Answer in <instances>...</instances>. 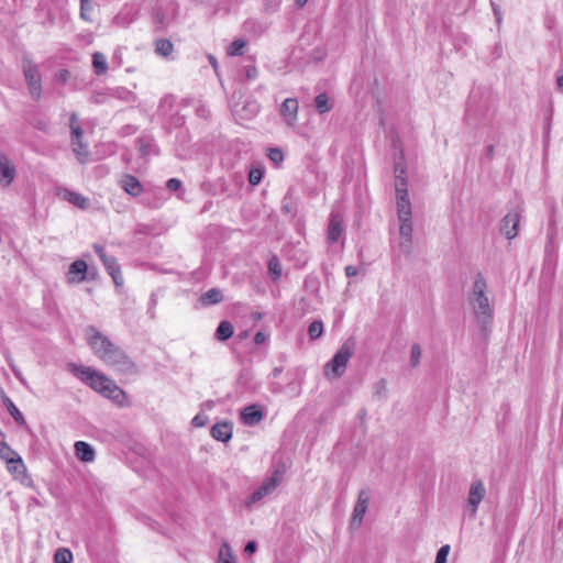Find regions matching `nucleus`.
<instances>
[{"label": "nucleus", "instance_id": "nucleus-11", "mask_svg": "<svg viewBox=\"0 0 563 563\" xmlns=\"http://www.w3.org/2000/svg\"><path fill=\"white\" fill-rule=\"evenodd\" d=\"M369 504V495L365 489H362L358 493L357 501L354 506L353 514L351 517L350 526L352 529H357L362 522L363 518L366 514Z\"/></svg>", "mask_w": 563, "mask_h": 563}, {"label": "nucleus", "instance_id": "nucleus-12", "mask_svg": "<svg viewBox=\"0 0 563 563\" xmlns=\"http://www.w3.org/2000/svg\"><path fill=\"white\" fill-rule=\"evenodd\" d=\"M75 115L73 114V122ZM73 152L76 154L78 162L81 164L90 159V152L88 145L82 142V130L79 126L73 125Z\"/></svg>", "mask_w": 563, "mask_h": 563}, {"label": "nucleus", "instance_id": "nucleus-36", "mask_svg": "<svg viewBox=\"0 0 563 563\" xmlns=\"http://www.w3.org/2000/svg\"><path fill=\"white\" fill-rule=\"evenodd\" d=\"M93 11L92 0H80V18L85 21H91Z\"/></svg>", "mask_w": 563, "mask_h": 563}, {"label": "nucleus", "instance_id": "nucleus-33", "mask_svg": "<svg viewBox=\"0 0 563 563\" xmlns=\"http://www.w3.org/2000/svg\"><path fill=\"white\" fill-rule=\"evenodd\" d=\"M245 46L246 42L243 38H236L228 47V54L230 56H241Z\"/></svg>", "mask_w": 563, "mask_h": 563}, {"label": "nucleus", "instance_id": "nucleus-58", "mask_svg": "<svg viewBox=\"0 0 563 563\" xmlns=\"http://www.w3.org/2000/svg\"><path fill=\"white\" fill-rule=\"evenodd\" d=\"M556 85L559 90L563 92V75L556 76Z\"/></svg>", "mask_w": 563, "mask_h": 563}, {"label": "nucleus", "instance_id": "nucleus-52", "mask_svg": "<svg viewBox=\"0 0 563 563\" xmlns=\"http://www.w3.org/2000/svg\"><path fill=\"white\" fill-rule=\"evenodd\" d=\"M257 544L255 541H249L244 548L245 553L252 554L256 551Z\"/></svg>", "mask_w": 563, "mask_h": 563}, {"label": "nucleus", "instance_id": "nucleus-43", "mask_svg": "<svg viewBox=\"0 0 563 563\" xmlns=\"http://www.w3.org/2000/svg\"><path fill=\"white\" fill-rule=\"evenodd\" d=\"M73 206L85 210L89 207V200L79 194L73 192Z\"/></svg>", "mask_w": 563, "mask_h": 563}, {"label": "nucleus", "instance_id": "nucleus-22", "mask_svg": "<svg viewBox=\"0 0 563 563\" xmlns=\"http://www.w3.org/2000/svg\"><path fill=\"white\" fill-rule=\"evenodd\" d=\"M101 262L106 267L107 272L112 277L113 283L117 286H121L123 284V277L117 260L113 256H108L104 257Z\"/></svg>", "mask_w": 563, "mask_h": 563}, {"label": "nucleus", "instance_id": "nucleus-51", "mask_svg": "<svg viewBox=\"0 0 563 563\" xmlns=\"http://www.w3.org/2000/svg\"><path fill=\"white\" fill-rule=\"evenodd\" d=\"M67 77H68V70L67 69H62L57 75H56V80L62 82V84H65L67 81Z\"/></svg>", "mask_w": 563, "mask_h": 563}, {"label": "nucleus", "instance_id": "nucleus-3", "mask_svg": "<svg viewBox=\"0 0 563 563\" xmlns=\"http://www.w3.org/2000/svg\"><path fill=\"white\" fill-rule=\"evenodd\" d=\"M401 201H404L401 199ZM397 216L399 220V240L398 249L401 253L409 255L412 251V221H411V205L401 202L397 206Z\"/></svg>", "mask_w": 563, "mask_h": 563}, {"label": "nucleus", "instance_id": "nucleus-7", "mask_svg": "<svg viewBox=\"0 0 563 563\" xmlns=\"http://www.w3.org/2000/svg\"><path fill=\"white\" fill-rule=\"evenodd\" d=\"M82 336L91 352L99 360L102 358L112 346L113 342L95 325H87L82 329Z\"/></svg>", "mask_w": 563, "mask_h": 563}, {"label": "nucleus", "instance_id": "nucleus-21", "mask_svg": "<svg viewBox=\"0 0 563 563\" xmlns=\"http://www.w3.org/2000/svg\"><path fill=\"white\" fill-rule=\"evenodd\" d=\"M233 426L229 421H221L212 426L211 437L221 442H228L232 438Z\"/></svg>", "mask_w": 563, "mask_h": 563}, {"label": "nucleus", "instance_id": "nucleus-37", "mask_svg": "<svg viewBox=\"0 0 563 563\" xmlns=\"http://www.w3.org/2000/svg\"><path fill=\"white\" fill-rule=\"evenodd\" d=\"M268 271L274 279H278L282 275V264L277 256H273L268 262Z\"/></svg>", "mask_w": 563, "mask_h": 563}, {"label": "nucleus", "instance_id": "nucleus-19", "mask_svg": "<svg viewBox=\"0 0 563 563\" xmlns=\"http://www.w3.org/2000/svg\"><path fill=\"white\" fill-rule=\"evenodd\" d=\"M76 457L82 463H92L96 460L95 448L85 441H76L73 444Z\"/></svg>", "mask_w": 563, "mask_h": 563}, {"label": "nucleus", "instance_id": "nucleus-55", "mask_svg": "<svg viewBox=\"0 0 563 563\" xmlns=\"http://www.w3.org/2000/svg\"><path fill=\"white\" fill-rule=\"evenodd\" d=\"M344 271L347 277L356 276L358 273L357 268L353 265H347Z\"/></svg>", "mask_w": 563, "mask_h": 563}, {"label": "nucleus", "instance_id": "nucleus-6", "mask_svg": "<svg viewBox=\"0 0 563 563\" xmlns=\"http://www.w3.org/2000/svg\"><path fill=\"white\" fill-rule=\"evenodd\" d=\"M102 361L107 366L115 372L123 374H135L136 366L128 354L115 343L113 346L102 355Z\"/></svg>", "mask_w": 563, "mask_h": 563}, {"label": "nucleus", "instance_id": "nucleus-48", "mask_svg": "<svg viewBox=\"0 0 563 563\" xmlns=\"http://www.w3.org/2000/svg\"><path fill=\"white\" fill-rule=\"evenodd\" d=\"M208 416L207 415H203V413H198L196 415L192 420H191V424L196 428H201V427H205L208 422Z\"/></svg>", "mask_w": 563, "mask_h": 563}, {"label": "nucleus", "instance_id": "nucleus-28", "mask_svg": "<svg viewBox=\"0 0 563 563\" xmlns=\"http://www.w3.org/2000/svg\"><path fill=\"white\" fill-rule=\"evenodd\" d=\"M174 52L173 43L167 38L155 41V53L162 57H169Z\"/></svg>", "mask_w": 563, "mask_h": 563}, {"label": "nucleus", "instance_id": "nucleus-25", "mask_svg": "<svg viewBox=\"0 0 563 563\" xmlns=\"http://www.w3.org/2000/svg\"><path fill=\"white\" fill-rule=\"evenodd\" d=\"M223 300V294L219 288H211L200 297V302L202 306H212L221 302Z\"/></svg>", "mask_w": 563, "mask_h": 563}, {"label": "nucleus", "instance_id": "nucleus-49", "mask_svg": "<svg viewBox=\"0 0 563 563\" xmlns=\"http://www.w3.org/2000/svg\"><path fill=\"white\" fill-rule=\"evenodd\" d=\"M244 73L249 80H254L258 76V70L255 65H246L244 67Z\"/></svg>", "mask_w": 563, "mask_h": 563}, {"label": "nucleus", "instance_id": "nucleus-41", "mask_svg": "<svg viewBox=\"0 0 563 563\" xmlns=\"http://www.w3.org/2000/svg\"><path fill=\"white\" fill-rule=\"evenodd\" d=\"M18 453L12 450L5 442L0 441V457L5 462L11 457L15 456Z\"/></svg>", "mask_w": 563, "mask_h": 563}, {"label": "nucleus", "instance_id": "nucleus-35", "mask_svg": "<svg viewBox=\"0 0 563 563\" xmlns=\"http://www.w3.org/2000/svg\"><path fill=\"white\" fill-rule=\"evenodd\" d=\"M308 334L310 339H319L323 334V323L320 320H314L309 324Z\"/></svg>", "mask_w": 563, "mask_h": 563}, {"label": "nucleus", "instance_id": "nucleus-50", "mask_svg": "<svg viewBox=\"0 0 563 563\" xmlns=\"http://www.w3.org/2000/svg\"><path fill=\"white\" fill-rule=\"evenodd\" d=\"M166 187L170 191H176V190H178L181 187V181L178 178H170V179L167 180Z\"/></svg>", "mask_w": 563, "mask_h": 563}, {"label": "nucleus", "instance_id": "nucleus-1", "mask_svg": "<svg viewBox=\"0 0 563 563\" xmlns=\"http://www.w3.org/2000/svg\"><path fill=\"white\" fill-rule=\"evenodd\" d=\"M73 375L103 397L111 399L117 405L123 406L125 399L124 391L103 373L90 366L73 364Z\"/></svg>", "mask_w": 563, "mask_h": 563}, {"label": "nucleus", "instance_id": "nucleus-10", "mask_svg": "<svg viewBox=\"0 0 563 563\" xmlns=\"http://www.w3.org/2000/svg\"><path fill=\"white\" fill-rule=\"evenodd\" d=\"M177 4L174 1H168L165 5H157L154 10V24L157 30L166 27L176 12Z\"/></svg>", "mask_w": 563, "mask_h": 563}, {"label": "nucleus", "instance_id": "nucleus-64", "mask_svg": "<svg viewBox=\"0 0 563 563\" xmlns=\"http://www.w3.org/2000/svg\"><path fill=\"white\" fill-rule=\"evenodd\" d=\"M307 2H308V0H296V4L299 8H302Z\"/></svg>", "mask_w": 563, "mask_h": 563}, {"label": "nucleus", "instance_id": "nucleus-18", "mask_svg": "<svg viewBox=\"0 0 563 563\" xmlns=\"http://www.w3.org/2000/svg\"><path fill=\"white\" fill-rule=\"evenodd\" d=\"M263 418L264 411L258 405H250L241 411V421L249 427L256 426Z\"/></svg>", "mask_w": 563, "mask_h": 563}, {"label": "nucleus", "instance_id": "nucleus-62", "mask_svg": "<svg viewBox=\"0 0 563 563\" xmlns=\"http://www.w3.org/2000/svg\"><path fill=\"white\" fill-rule=\"evenodd\" d=\"M280 373H282V368H279V367H275V368L273 369V372H272V375H273V377H275V378H276V377H278V376L280 375Z\"/></svg>", "mask_w": 563, "mask_h": 563}, {"label": "nucleus", "instance_id": "nucleus-27", "mask_svg": "<svg viewBox=\"0 0 563 563\" xmlns=\"http://www.w3.org/2000/svg\"><path fill=\"white\" fill-rule=\"evenodd\" d=\"M234 333V328L231 322L223 320L219 323L216 331V339L219 341L229 340Z\"/></svg>", "mask_w": 563, "mask_h": 563}, {"label": "nucleus", "instance_id": "nucleus-38", "mask_svg": "<svg viewBox=\"0 0 563 563\" xmlns=\"http://www.w3.org/2000/svg\"><path fill=\"white\" fill-rule=\"evenodd\" d=\"M137 144H139V150L140 152L142 153V155L146 156V155H150L152 153V150H153V140L150 139V137H140L137 140Z\"/></svg>", "mask_w": 563, "mask_h": 563}, {"label": "nucleus", "instance_id": "nucleus-14", "mask_svg": "<svg viewBox=\"0 0 563 563\" xmlns=\"http://www.w3.org/2000/svg\"><path fill=\"white\" fill-rule=\"evenodd\" d=\"M98 277L96 267H89L84 260L73 262V283L82 280H95Z\"/></svg>", "mask_w": 563, "mask_h": 563}, {"label": "nucleus", "instance_id": "nucleus-23", "mask_svg": "<svg viewBox=\"0 0 563 563\" xmlns=\"http://www.w3.org/2000/svg\"><path fill=\"white\" fill-rule=\"evenodd\" d=\"M121 187L125 192L133 197H137L142 194L143 188L139 179L133 175H124L121 179Z\"/></svg>", "mask_w": 563, "mask_h": 563}, {"label": "nucleus", "instance_id": "nucleus-26", "mask_svg": "<svg viewBox=\"0 0 563 563\" xmlns=\"http://www.w3.org/2000/svg\"><path fill=\"white\" fill-rule=\"evenodd\" d=\"M2 401H3V405L5 406L7 410L9 411V413L14 419V421L20 426H25L26 424L25 419H24L23 415L20 412V410L18 409V407L13 404V401L7 395H4L2 397Z\"/></svg>", "mask_w": 563, "mask_h": 563}, {"label": "nucleus", "instance_id": "nucleus-13", "mask_svg": "<svg viewBox=\"0 0 563 563\" xmlns=\"http://www.w3.org/2000/svg\"><path fill=\"white\" fill-rule=\"evenodd\" d=\"M520 211L518 209L510 210L503 219L501 232L507 239L512 240L517 236L520 223Z\"/></svg>", "mask_w": 563, "mask_h": 563}, {"label": "nucleus", "instance_id": "nucleus-32", "mask_svg": "<svg viewBox=\"0 0 563 563\" xmlns=\"http://www.w3.org/2000/svg\"><path fill=\"white\" fill-rule=\"evenodd\" d=\"M316 110L320 113H327L331 110L327 93H319L314 99Z\"/></svg>", "mask_w": 563, "mask_h": 563}, {"label": "nucleus", "instance_id": "nucleus-44", "mask_svg": "<svg viewBox=\"0 0 563 563\" xmlns=\"http://www.w3.org/2000/svg\"><path fill=\"white\" fill-rule=\"evenodd\" d=\"M268 158L276 165L284 161V153L280 148H271L268 152Z\"/></svg>", "mask_w": 563, "mask_h": 563}, {"label": "nucleus", "instance_id": "nucleus-4", "mask_svg": "<svg viewBox=\"0 0 563 563\" xmlns=\"http://www.w3.org/2000/svg\"><path fill=\"white\" fill-rule=\"evenodd\" d=\"M353 343H343L333 357L324 365V376L329 379L340 378L345 373L347 363L353 355Z\"/></svg>", "mask_w": 563, "mask_h": 563}, {"label": "nucleus", "instance_id": "nucleus-16", "mask_svg": "<svg viewBox=\"0 0 563 563\" xmlns=\"http://www.w3.org/2000/svg\"><path fill=\"white\" fill-rule=\"evenodd\" d=\"M343 217L339 212L332 211L327 230V239L330 243L339 241L343 233Z\"/></svg>", "mask_w": 563, "mask_h": 563}, {"label": "nucleus", "instance_id": "nucleus-20", "mask_svg": "<svg viewBox=\"0 0 563 563\" xmlns=\"http://www.w3.org/2000/svg\"><path fill=\"white\" fill-rule=\"evenodd\" d=\"M396 172L398 173L396 176V199H397V206L401 205V199L404 200V203L411 205L409 200L408 189H407V178L405 176V169L401 168L400 170L398 167H396Z\"/></svg>", "mask_w": 563, "mask_h": 563}, {"label": "nucleus", "instance_id": "nucleus-45", "mask_svg": "<svg viewBox=\"0 0 563 563\" xmlns=\"http://www.w3.org/2000/svg\"><path fill=\"white\" fill-rule=\"evenodd\" d=\"M374 393L379 398H385L387 393V382L385 379H380L374 386Z\"/></svg>", "mask_w": 563, "mask_h": 563}, {"label": "nucleus", "instance_id": "nucleus-61", "mask_svg": "<svg viewBox=\"0 0 563 563\" xmlns=\"http://www.w3.org/2000/svg\"><path fill=\"white\" fill-rule=\"evenodd\" d=\"M118 92H119V93H118V96H119L120 98H125V96H131V95H132L130 91H128V90H125V89H121V90H119Z\"/></svg>", "mask_w": 563, "mask_h": 563}, {"label": "nucleus", "instance_id": "nucleus-9", "mask_svg": "<svg viewBox=\"0 0 563 563\" xmlns=\"http://www.w3.org/2000/svg\"><path fill=\"white\" fill-rule=\"evenodd\" d=\"M280 483V473L274 472L273 475L266 478L251 495L250 503L254 504L262 500L265 496L271 495Z\"/></svg>", "mask_w": 563, "mask_h": 563}, {"label": "nucleus", "instance_id": "nucleus-17", "mask_svg": "<svg viewBox=\"0 0 563 563\" xmlns=\"http://www.w3.org/2000/svg\"><path fill=\"white\" fill-rule=\"evenodd\" d=\"M299 104L295 98H287L280 106L279 113L287 125H294L297 121Z\"/></svg>", "mask_w": 563, "mask_h": 563}, {"label": "nucleus", "instance_id": "nucleus-5", "mask_svg": "<svg viewBox=\"0 0 563 563\" xmlns=\"http://www.w3.org/2000/svg\"><path fill=\"white\" fill-rule=\"evenodd\" d=\"M102 361L107 366L115 372L123 374H135L136 366L128 354L115 343L113 346L102 355Z\"/></svg>", "mask_w": 563, "mask_h": 563}, {"label": "nucleus", "instance_id": "nucleus-56", "mask_svg": "<svg viewBox=\"0 0 563 563\" xmlns=\"http://www.w3.org/2000/svg\"><path fill=\"white\" fill-rule=\"evenodd\" d=\"M265 341H266V335H265V333H263V332H261V331H260V332H257V333L254 335V342H255L256 344H262V343H264Z\"/></svg>", "mask_w": 563, "mask_h": 563}, {"label": "nucleus", "instance_id": "nucleus-39", "mask_svg": "<svg viewBox=\"0 0 563 563\" xmlns=\"http://www.w3.org/2000/svg\"><path fill=\"white\" fill-rule=\"evenodd\" d=\"M55 563H69L70 562V550L67 548H60L54 555Z\"/></svg>", "mask_w": 563, "mask_h": 563}, {"label": "nucleus", "instance_id": "nucleus-2", "mask_svg": "<svg viewBox=\"0 0 563 563\" xmlns=\"http://www.w3.org/2000/svg\"><path fill=\"white\" fill-rule=\"evenodd\" d=\"M487 283L482 275L477 273L470 295V303L473 307L476 320L483 331H487L493 319V307L486 296Z\"/></svg>", "mask_w": 563, "mask_h": 563}, {"label": "nucleus", "instance_id": "nucleus-47", "mask_svg": "<svg viewBox=\"0 0 563 563\" xmlns=\"http://www.w3.org/2000/svg\"><path fill=\"white\" fill-rule=\"evenodd\" d=\"M283 0H264V9L266 12H276L280 4H282Z\"/></svg>", "mask_w": 563, "mask_h": 563}, {"label": "nucleus", "instance_id": "nucleus-29", "mask_svg": "<svg viewBox=\"0 0 563 563\" xmlns=\"http://www.w3.org/2000/svg\"><path fill=\"white\" fill-rule=\"evenodd\" d=\"M92 67L97 75H103L108 70L107 57L99 52L92 55Z\"/></svg>", "mask_w": 563, "mask_h": 563}, {"label": "nucleus", "instance_id": "nucleus-31", "mask_svg": "<svg viewBox=\"0 0 563 563\" xmlns=\"http://www.w3.org/2000/svg\"><path fill=\"white\" fill-rule=\"evenodd\" d=\"M8 471L16 476L25 472V465L19 454L7 461Z\"/></svg>", "mask_w": 563, "mask_h": 563}, {"label": "nucleus", "instance_id": "nucleus-54", "mask_svg": "<svg viewBox=\"0 0 563 563\" xmlns=\"http://www.w3.org/2000/svg\"><path fill=\"white\" fill-rule=\"evenodd\" d=\"M96 253L98 254L99 258L102 261L104 257H108L109 255H107L106 251H104V247L101 246V245H98V244H95L93 246Z\"/></svg>", "mask_w": 563, "mask_h": 563}, {"label": "nucleus", "instance_id": "nucleus-40", "mask_svg": "<svg viewBox=\"0 0 563 563\" xmlns=\"http://www.w3.org/2000/svg\"><path fill=\"white\" fill-rule=\"evenodd\" d=\"M420 358H421V347L419 344L415 343V344H412L411 352H410L411 367H417L420 363Z\"/></svg>", "mask_w": 563, "mask_h": 563}, {"label": "nucleus", "instance_id": "nucleus-57", "mask_svg": "<svg viewBox=\"0 0 563 563\" xmlns=\"http://www.w3.org/2000/svg\"><path fill=\"white\" fill-rule=\"evenodd\" d=\"M173 102H174L173 97H169V96H168V97H165V98L162 100V102H161V108H164L165 106L172 107Z\"/></svg>", "mask_w": 563, "mask_h": 563}, {"label": "nucleus", "instance_id": "nucleus-15", "mask_svg": "<svg viewBox=\"0 0 563 563\" xmlns=\"http://www.w3.org/2000/svg\"><path fill=\"white\" fill-rule=\"evenodd\" d=\"M486 494L485 486L482 481H474L471 484L467 507L471 510V515L474 516L477 512V508Z\"/></svg>", "mask_w": 563, "mask_h": 563}, {"label": "nucleus", "instance_id": "nucleus-53", "mask_svg": "<svg viewBox=\"0 0 563 563\" xmlns=\"http://www.w3.org/2000/svg\"><path fill=\"white\" fill-rule=\"evenodd\" d=\"M11 369L14 374V376L24 385L26 386V380L25 378L22 376V373L20 372V369H18L14 365H11Z\"/></svg>", "mask_w": 563, "mask_h": 563}, {"label": "nucleus", "instance_id": "nucleus-46", "mask_svg": "<svg viewBox=\"0 0 563 563\" xmlns=\"http://www.w3.org/2000/svg\"><path fill=\"white\" fill-rule=\"evenodd\" d=\"M258 110H260V106L255 101H250V102L245 103V106L243 107V111L247 112L246 118L254 117L258 112Z\"/></svg>", "mask_w": 563, "mask_h": 563}, {"label": "nucleus", "instance_id": "nucleus-42", "mask_svg": "<svg viewBox=\"0 0 563 563\" xmlns=\"http://www.w3.org/2000/svg\"><path fill=\"white\" fill-rule=\"evenodd\" d=\"M450 545L449 544H444L442 545L438 552H437V556H435V562L434 563H446L448 561V555L450 553Z\"/></svg>", "mask_w": 563, "mask_h": 563}, {"label": "nucleus", "instance_id": "nucleus-63", "mask_svg": "<svg viewBox=\"0 0 563 563\" xmlns=\"http://www.w3.org/2000/svg\"><path fill=\"white\" fill-rule=\"evenodd\" d=\"M493 154H494V146L493 145H488L487 146V156L492 157Z\"/></svg>", "mask_w": 563, "mask_h": 563}, {"label": "nucleus", "instance_id": "nucleus-30", "mask_svg": "<svg viewBox=\"0 0 563 563\" xmlns=\"http://www.w3.org/2000/svg\"><path fill=\"white\" fill-rule=\"evenodd\" d=\"M236 559L228 542H223L218 555V563H235Z\"/></svg>", "mask_w": 563, "mask_h": 563}, {"label": "nucleus", "instance_id": "nucleus-60", "mask_svg": "<svg viewBox=\"0 0 563 563\" xmlns=\"http://www.w3.org/2000/svg\"><path fill=\"white\" fill-rule=\"evenodd\" d=\"M64 200L70 201V190L65 189L62 194Z\"/></svg>", "mask_w": 563, "mask_h": 563}, {"label": "nucleus", "instance_id": "nucleus-24", "mask_svg": "<svg viewBox=\"0 0 563 563\" xmlns=\"http://www.w3.org/2000/svg\"><path fill=\"white\" fill-rule=\"evenodd\" d=\"M0 175H1V180L0 181L4 186L10 185L12 183L13 178H14V175H15L14 167H12L10 165V161L4 155L0 156Z\"/></svg>", "mask_w": 563, "mask_h": 563}, {"label": "nucleus", "instance_id": "nucleus-8", "mask_svg": "<svg viewBox=\"0 0 563 563\" xmlns=\"http://www.w3.org/2000/svg\"><path fill=\"white\" fill-rule=\"evenodd\" d=\"M22 68L30 95L34 100H38L42 92L41 75L37 66L27 57L22 59Z\"/></svg>", "mask_w": 563, "mask_h": 563}, {"label": "nucleus", "instance_id": "nucleus-34", "mask_svg": "<svg viewBox=\"0 0 563 563\" xmlns=\"http://www.w3.org/2000/svg\"><path fill=\"white\" fill-rule=\"evenodd\" d=\"M264 170L261 166L252 165L249 172V183L252 186H256L261 183L263 178Z\"/></svg>", "mask_w": 563, "mask_h": 563}, {"label": "nucleus", "instance_id": "nucleus-59", "mask_svg": "<svg viewBox=\"0 0 563 563\" xmlns=\"http://www.w3.org/2000/svg\"><path fill=\"white\" fill-rule=\"evenodd\" d=\"M208 59H209L211 66L213 67V69L217 71V69H218L217 58L214 56H212V55H209Z\"/></svg>", "mask_w": 563, "mask_h": 563}]
</instances>
